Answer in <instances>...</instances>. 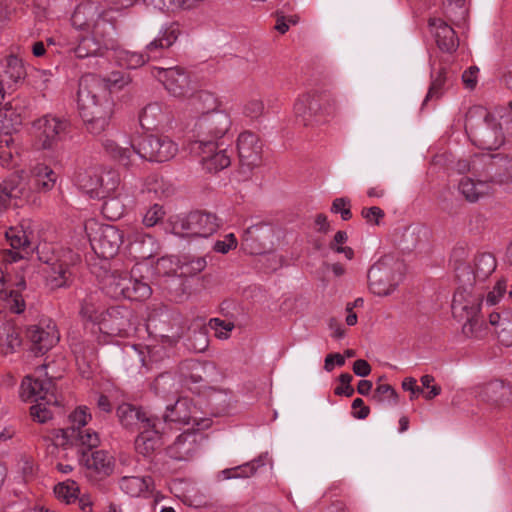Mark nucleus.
Segmentation results:
<instances>
[{"instance_id":"20e7f679","label":"nucleus","mask_w":512,"mask_h":512,"mask_svg":"<svg viewBox=\"0 0 512 512\" xmlns=\"http://www.w3.org/2000/svg\"><path fill=\"white\" fill-rule=\"evenodd\" d=\"M138 269L131 272L115 270L105 278L104 290L112 298H124L133 301H144L152 294L148 283L137 277Z\"/></svg>"},{"instance_id":"49530a36","label":"nucleus","mask_w":512,"mask_h":512,"mask_svg":"<svg viewBox=\"0 0 512 512\" xmlns=\"http://www.w3.org/2000/svg\"><path fill=\"white\" fill-rule=\"evenodd\" d=\"M99 296L97 293H90L81 302L80 315L83 319L96 323L99 319Z\"/></svg>"},{"instance_id":"69168bd1","label":"nucleus","mask_w":512,"mask_h":512,"mask_svg":"<svg viewBox=\"0 0 512 512\" xmlns=\"http://www.w3.org/2000/svg\"><path fill=\"white\" fill-rule=\"evenodd\" d=\"M256 466L254 463H248L244 466L236 469H227L222 473L226 479H232L237 477H249L255 473Z\"/></svg>"},{"instance_id":"4d7b16f0","label":"nucleus","mask_w":512,"mask_h":512,"mask_svg":"<svg viewBox=\"0 0 512 512\" xmlns=\"http://www.w3.org/2000/svg\"><path fill=\"white\" fill-rule=\"evenodd\" d=\"M165 214L166 212L163 206L159 204H153L145 211L142 222L145 227H154L163 220Z\"/></svg>"},{"instance_id":"aec40b11","label":"nucleus","mask_w":512,"mask_h":512,"mask_svg":"<svg viewBox=\"0 0 512 512\" xmlns=\"http://www.w3.org/2000/svg\"><path fill=\"white\" fill-rule=\"evenodd\" d=\"M20 397L23 401H46L57 403L54 385L50 379H36L26 376L20 387Z\"/></svg>"},{"instance_id":"864d4df0","label":"nucleus","mask_w":512,"mask_h":512,"mask_svg":"<svg viewBox=\"0 0 512 512\" xmlns=\"http://www.w3.org/2000/svg\"><path fill=\"white\" fill-rule=\"evenodd\" d=\"M445 15L447 19L456 24L465 18L467 10L464 8L465 0H446Z\"/></svg>"},{"instance_id":"bb28decb","label":"nucleus","mask_w":512,"mask_h":512,"mask_svg":"<svg viewBox=\"0 0 512 512\" xmlns=\"http://www.w3.org/2000/svg\"><path fill=\"white\" fill-rule=\"evenodd\" d=\"M429 27L440 50L447 53L456 51L459 46V39L448 23L440 18H430Z\"/></svg>"},{"instance_id":"680f3d73","label":"nucleus","mask_w":512,"mask_h":512,"mask_svg":"<svg viewBox=\"0 0 512 512\" xmlns=\"http://www.w3.org/2000/svg\"><path fill=\"white\" fill-rule=\"evenodd\" d=\"M141 193L148 194V198L150 199L160 197L163 193L162 180L159 179L157 176L147 178V180L143 184Z\"/></svg>"},{"instance_id":"338daca9","label":"nucleus","mask_w":512,"mask_h":512,"mask_svg":"<svg viewBox=\"0 0 512 512\" xmlns=\"http://www.w3.org/2000/svg\"><path fill=\"white\" fill-rule=\"evenodd\" d=\"M183 369H186V370H189L192 372L191 375L188 377L182 371V375L184 377L183 380H184L185 384H188L189 381H191L192 383H197L202 380V375L200 372L203 370V367L199 363L194 362V361L186 362L182 367V370Z\"/></svg>"},{"instance_id":"f257e3e1","label":"nucleus","mask_w":512,"mask_h":512,"mask_svg":"<svg viewBox=\"0 0 512 512\" xmlns=\"http://www.w3.org/2000/svg\"><path fill=\"white\" fill-rule=\"evenodd\" d=\"M105 150L121 164L128 166L135 153L132 147H120L114 140L106 139L103 143ZM178 144L168 136L150 135L140 144L136 153L143 159L154 162H166L178 153Z\"/></svg>"},{"instance_id":"de8ad7c7","label":"nucleus","mask_w":512,"mask_h":512,"mask_svg":"<svg viewBox=\"0 0 512 512\" xmlns=\"http://www.w3.org/2000/svg\"><path fill=\"white\" fill-rule=\"evenodd\" d=\"M97 170L96 168L90 169L86 171L84 174H81L78 178L79 187L91 197L101 198L100 192V184L97 179Z\"/></svg>"},{"instance_id":"a18cd8bd","label":"nucleus","mask_w":512,"mask_h":512,"mask_svg":"<svg viewBox=\"0 0 512 512\" xmlns=\"http://www.w3.org/2000/svg\"><path fill=\"white\" fill-rule=\"evenodd\" d=\"M180 380L170 373L159 375L154 381V389L158 395L167 396L179 391Z\"/></svg>"},{"instance_id":"4c0bfd02","label":"nucleus","mask_w":512,"mask_h":512,"mask_svg":"<svg viewBox=\"0 0 512 512\" xmlns=\"http://www.w3.org/2000/svg\"><path fill=\"white\" fill-rule=\"evenodd\" d=\"M164 115L161 106L157 102L148 104L139 115V123L146 131L156 130L163 120Z\"/></svg>"},{"instance_id":"f3484780","label":"nucleus","mask_w":512,"mask_h":512,"mask_svg":"<svg viewBox=\"0 0 512 512\" xmlns=\"http://www.w3.org/2000/svg\"><path fill=\"white\" fill-rule=\"evenodd\" d=\"M240 165L243 169L252 170L261 164L262 142L251 131H243L236 142Z\"/></svg>"},{"instance_id":"09e8293b","label":"nucleus","mask_w":512,"mask_h":512,"mask_svg":"<svg viewBox=\"0 0 512 512\" xmlns=\"http://www.w3.org/2000/svg\"><path fill=\"white\" fill-rule=\"evenodd\" d=\"M103 80V91L108 92L109 94L120 92L125 86L129 85L132 82V79L129 74H125L118 71L112 72L108 76V78Z\"/></svg>"},{"instance_id":"a211bd4d","label":"nucleus","mask_w":512,"mask_h":512,"mask_svg":"<svg viewBox=\"0 0 512 512\" xmlns=\"http://www.w3.org/2000/svg\"><path fill=\"white\" fill-rule=\"evenodd\" d=\"M471 139L482 149H497L504 143L501 124L494 116L487 115L484 121L472 131Z\"/></svg>"},{"instance_id":"9b49d317","label":"nucleus","mask_w":512,"mask_h":512,"mask_svg":"<svg viewBox=\"0 0 512 512\" xmlns=\"http://www.w3.org/2000/svg\"><path fill=\"white\" fill-rule=\"evenodd\" d=\"M474 397L492 411L508 406L512 401V387L502 380L481 383L473 388Z\"/></svg>"},{"instance_id":"4be33fe9","label":"nucleus","mask_w":512,"mask_h":512,"mask_svg":"<svg viewBox=\"0 0 512 512\" xmlns=\"http://www.w3.org/2000/svg\"><path fill=\"white\" fill-rule=\"evenodd\" d=\"M153 75L173 96H181L189 85V75L183 67L154 68Z\"/></svg>"},{"instance_id":"ea45409f","label":"nucleus","mask_w":512,"mask_h":512,"mask_svg":"<svg viewBox=\"0 0 512 512\" xmlns=\"http://www.w3.org/2000/svg\"><path fill=\"white\" fill-rule=\"evenodd\" d=\"M25 74L26 71L22 60L14 55L8 56L6 59V69L2 75V79L5 80V86L7 87V82H9L14 90V86L24 79Z\"/></svg>"},{"instance_id":"f8f14e48","label":"nucleus","mask_w":512,"mask_h":512,"mask_svg":"<svg viewBox=\"0 0 512 512\" xmlns=\"http://www.w3.org/2000/svg\"><path fill=\"white\" fill-rule=\"evenodd\" d=\"M192 150L200 157V163L208 172H217L231 164L230 155L223 143L214 140H198Z\"/></svg>"},{"instance_id":"2eb2a0df","label":"nucleus","mask_w":512,"mask_h":512,"mask_svg":"<svg viewBox=\"0 0 512 512\" xmlns=\"http://www.w3.org/2000/svg\"><path fill=\"white\" fill-rule=\"evenodd\" d=\"M201 415L202 412L189 399L179 398L173 406H167L165 420L191 425L200 431L211 426V420Z\"/></svg>"},{"instance_id":"603ef678","label":"nucleus","mask_w":512,"mask_h":512,"mask_svg":"<svg viewBox=\"0 0 512 512\" xmlns=\"http://www.w3.org/2000/svg\"><path fill=\"white\" fill-rule=\"evenodd\" d=\"M508 287L507 280L505 278L499 279L495 285L488 291L482 302L486 306H494L500 303L506 294Z\"/></svg>"},{"instance_id":"5701e85b","label":"nucleus","mask_w":512,"mask_h":512,"mask_svg":"<svg viewBox=\"0 0 512 512\" xmlns=\"http://www.w3.org/2000/svg\"><path fill=\"white\" fill-rule=\"evenodd\" d=\"M273 244V229L267 224L248 227L243 233V245L252 253H262Z\"/></svg>"},{"instance_id":"c9c22d12","label":"nucleus","mask_w":512,"mask_h":512,"mask_svg":"<svg viewBox=\"0 0 512 512\" xmlns=\"http://www.w3.org/2000/svg\"><path fill=\"white\" fill-rule=\"evenodd\" d=\"M28 175L29 178L34 180L35 189L39 192L52 190L57 181V175L54 170L43 162L33 165Z\"/></svg>"},{"instance_id":"473e14b6","label":"nucleus","mask_w":512,"mask_h":512,"mask_svg":"<svg viewBox=\"0 0 512 512\" xmlns=\"http://www.w3.org/2000/svg\"><path fill=\"white\" fill-rule=\"evenodd\" d=\"M6 241L9 243L14 251H9L5 256V261L16 262L24 256L22 250H25L29 245V239L26 231L22 226L10 227L5 232Z\"/></svg>"},{"instance_id":"6e6552de","label":"nucleus","mask_w":512,"mask_h":512,"mask_svg":"<svg viewBox=\"0 0 512 512\" xmlns=\"http://www.w3.org/2000/svg\"><path fill=\"white\" fill-rule=\"evenodd\" d=\"M86 231L93 251L105 259L114 257L124 243L123 232L112 225L89 222Z\"/></svg>"},{"instance_id":"412c9836","label":"nucleus","mask_w":512,"mask_h":512,"mask_svg":"<svg viewBox=\"0 0 512 512\" xmlns=\"http://www.w3.org/2000/svg\"><path fill=\"white\" fill-rule=\"evenodd\" d=\"M126 237L130 252L141 259H149L159 251V243L142 229L129 227Z\"/></svg>"},{"instance_id":"dca6fc26","label":"nucleus","mask_w":512,"mask_h":512,"mask_svg":"<svg viewBox=\"0 0 512 512\" xmlns=\"http://www.w3.org/2000/svg\"><path fill=\"white\" fill-rule=\"evenodd\" d=\"M92 419L90 409L87 406H78L69 415L70 426L66 429H54L44 436L46 441L55 446L68 447L73 445L75 432L86 426Z\"/></svg>"},{"instance_id":"f03ea898","label":"nucleus","mask_w":512,"mask_h":512,"mask_svg":"<svg viewBox=\"0 0 512 512\" xmlns=\"http://www.w3.org/2000/svg\"><path fill=\"white\" fill-rule=\"evenodd\" d=\"M22 125V115L12 101H0V165L12 169L19 164L20 148L12 137Z\"/></svg>"},{"instance_id":"39448f33","label":"nucleus","mask_w":512,"mask_h":512,"mask_svg":"<svg viewBox=\"0 0 512 512\" xmlns=\"http://www.w3.org/2000/svg\"><path fill=\"white\" fill-rule=\"evenodd\" d=\"M368 289L378 297L394 293L403 279V264L391 256H384L368 270Z\"/></svg>"},{"instance_id":"c756f323","label":"nucleus","mask_w":512,"mask_h":512,"mask_svg":"<svg viewBox=\"0 0 512 512\" xmlns=\"http://www.w3.org/2000/svg\"><path fill=\"white\" fill-rule=\"evenodd\" d=\"M491 183V179L488 181L465 176L458 183V191L466 201L476 203L490 195L492 191Z\"/></svg>"},{"instance_id":"9d476101","label":"nucleus","mask_w":512,"mask_h":512,"mask_svg":"<svg viewBox=\"0 0 512 512\" xmlns=\"http://www.w3.org/2000/svg\"><path fill=\"white\" fill-rule=\"evenodd\" d=\"M28 173L24 170L14 172L0 183V214L11 201H27L34 192Z\"/></svg>"},{"instance_id":"7ed1b4c3","label":"nucleus","mask_w":512,"mask_h":512,"mask_svg":"<svg viewBox=\"0 0 512 512\" xmlns=\"http://www.w3.org/2000/svg\"><path fill=\"white\" fill-rule=\"evenodd\" d=\"M180 34V24L171 22L160 31L157 37L146 44V53L122 49L117 51V60L121 66L129 69L139 68L148 62L151 57L162 56L163 51L173 46Z\"/></svg>"},{"instance_id":"f704fd0d","label":"nucleus","mask_w":512,"mask_h":512,"mask_svg":"<svg viewBox=\"0 0 512 512\" xmlns=\"http://www.w3.org/2000/svg\"><path fill=\"white\" fill-rule=\"evenodd\" d=\"M22 346L20 329L7 322L0 326V354L7 356L16 353Z\"/></svg>"},{"instance_id":"13d9d810","label":"nucleus","mask_w":512,"mask_h":512,"mask_svg":"<svg viewBox=\"0 0 512 512\" xmlns=\"http://www.w3.org/2000/svg\"><path fill=\"white\" fill-rule=\"evenodd\" d=\"M373 398L380 403L388 402L390 404L396 405L398 402L397 392L392 386L388 384L378 385L375 389Z\"/></svg>"},{"instance_id":"c03bdc74","label":"nucleus","mask_w":512,"mask_h":512,"mask_svg":"<svg viewBox=\"0 0 512 512\" xmlns=\"http://www.w3.org/2000/svg\"><path fill=\"white\" fill-rule=\"evenodd\" d=\"M80 489L78 484L74 480H66L58 483L54 487V494L60 501L71 504L76 502Z\"/></svg>"},{"instance_id":"bf43d9fd","label":"nucleus","mask_w":512,"mask_h":512,"mask_svg":"<svg viewBox=\"0 0 512 512\" xmlns=\"http://www.w3.org/2000/svg\"><path fill=\"white\" fill-rule=\"evenodd\" d=\"M238 240L234 233H227L222 239H217L212 246V250L219 254H227L231 250L236 249Z\"/></svg>"},{"instance_id":"774afa93","label":"nucleus","mask_w":512,"mask_h":512,"mask_svg":"<svg viewBox=\"0 0 512 512\" xmlns=\"http://www.w3.org/2000/svg\"><path fill=\"white\" fill-rule=\"evenodd\" d=\"M499 341L505 346L512 345V313L510 318L501 323V327L497 330Z\"/></svg>"},{"instance_id":"79ce46f5","label":"nucleus","mask_w":512,"mask_h":512,"mask_svg":"<svg viewBox=\"0 0 512 512\" xmlns=\"http://www.w3.org/2000/svg\"><path fill=\"white\" fill-rule=\"evenodd\" d=\"M104 80L96 74L88 73L83 75L78 84L77 96H96L103 91Z\"/></svg>"},{"instance_id":"1a4fd4ad","label":"nucleus","mask_w":512,"mask_h":512,"mask_svg":"<svg viewBox=\"0 0 512 512\" xmlns=\"http://www.w3.org/2000/svg\"><path fill=\"white\" fill-rule=\"evenodd\" d=\"M78 108L87 130L100 134L113 114V98H78Z\"/></svg>"},{"instance_id":"cd10ccee","label":"nucleus","mask_w":512,"mask_h":512,"mask_svg":"<svg viewBox=\"0 0 512 512\" xmlns=\"http://www.w3.org/2000/svg\"><path fill=\"white\" fill-rule=\"evenodd\" d=\"M28 338L33 349L38 353H45L59 341V334L56 326L49 323L46 327L32 326L28 329Z\"/></svg>"},{"instance_id":"ddd939ff","label":"nucleus","mask_w":512,"mask_h":512,"mask_svg":"<svg viewBox=\"0 0 512 512\" xmlns=\"http://www.w3.org/2000/svg\"><path fill=\"white\" fill-rule=\"evenodd\" d=\"M132 312L125 306H112L101 311L95 323L101 333L109 336H125L131 326Z\"/></svg>"},{"instance_id":"6ab92c4d","label":"nucleus","mask_w":512,"mask_h":512,"mask_svg":"<svg viewBox=\"0 0 512 512\" xmlns=\"http://www.w3.org/2000/svg\"><path fill=\"white\" fill-rule=\"evenodd\" d=\"M8 272L7 267L4 271L0 265V301H3L4 308L19 314L25 309V302L20 294V291L25 288V280L20 276L12 283L6 278Z\"/></svg>"},{"instance_id":"2f4dec72","label":"nucleus","mask_w":512,"mask_h":512,"mask_svg":"<svg viewBox=\"0 0 512 512\" xmlns=\"http://www.w3.org/2000/svg\"><path fill=\"white\" fill-rule=\"evenodd\" d=\"M120 490L131 497H148L154 482L150 476H123L118 481Z\"/></svg>"},{"instance_id":"4468645a","label":"nucleus","mask_w":512,"mask_h":512,"mask_svg":"<svg viewBox=\"0 0 512 512\" xmlns=\"http://www.w3.org/2000/svg\"><path fill=\"white\" fill-rule=\"evenodd\" d=\"M102 14L98 4L92 1L82 2L75 8L71 22L78 29L91 30L95 36L104 37L106 30H101V26L111 28V24L102 19Z\"/></svg>"},{"instance_id":"58836bf2","label":"nucleus","mask_w":512,"mask_h":512,"mask_svg":"<svg viewBox=\"0 0 512 512\" xmlns=\"http://www.w3.org/2000/svg\"><path fill=\"white\" fill-rule=\"evenodd\" d=\"M294 110L297 117L303 119L304 125H310L313 122V117L317 116L321 110L319 98H299L294 105Z\"/></svg>"},{"instance_id":"a19ab883","label":"nucleus","mask_w":512,"mask_h":512,"mask_svg":"<svg viewBox=\"0 0 512 512\" xmlns=\"http://www.w3.org/2000/svg\"><path fill=\"white\" fill-rule=\"evenodd\" d=\"M97 179L99 180L101 198H106L112 195L120 182V177L117 171L105 170L102 168H96Z\"/></svg>"},{"instance_id":"e433bc0d","label":"nucleus","mask_w":512,"mask_h":512,"mask_svg":"<svg viewBox=\"0 0 512 512\" xmlns=\"http://www.w3.org/2000/svg\"><path fill=\"white\" fill-rule=\"evenodd\" d=\"M46 273L47 284L52 289L68 285L72 278L70 266L64 260H58L51 264Z\"/></svg>"},{"instance_id":"052dcab7","label":"nucleus","mask_w":512,"mask_h":512,"mask_svg":"<svg viewBox=\"0 0 512 512\" xmlns=\"http://www.w3.org/2000/svg\"><path fill=\"white\" fill-rule=\"evenodd\" d=\"M56 403H47L46 401H38L31 407V416L39 423H45L52 418V411L50 405Z\"/></svg>"},{"instance_id":"3c124183","label":"nucleus","mask_w":512,"mask_h":512,"mask_svg":"<svg viewBox=\"0 0 512 512\" xmlns=\"http://www.w3.org/2000/svg\"><path fill=\"white\" fill-rule=\"evenodd\" d=\"M107 198L108 199L102 206L103 214L110 220H117L121 218L125 211L124 203L119 199L118 196L114 197L110 195Z\"/></svg>"},{"instance_id":"a878e982","label":"nucleus","mask_w":512,"mask_h":512,"mask_svg":"<svg viewBox=\"0 0 512 512\" xmlns=\"http://www.w3.org/2000/svg\"><path fill=\"white\" fill-rule=\"evenodd\" d=\"M203 439L202 434L187 430L170 446L169 454L176 460H188L199 451Z\"/></svg>"},{"instance_id":"b1692460","label":"nucleus","mask_w":512,"mask_h":512,"mask_svg":"<svg viewBox=\"0 0 512 512\" xmlns=\"http://www.w3.org/2000/svg\"><path fill=\"white\" fill-rule=\"evenodd\" d=\"M231 119L224 111H211L204 114L198 122V128L215 141L221 139L230 129Z\"/></svg>"},{"instance_id":"393cba45","label":"nucleus","mask_w":512,"mask_h":512,"mask_svg":"<svg viewBox=\"0 0 512 512\" xmlns=\"http://www.w3.org/2000/svg\"><path fill=\"white\" fill-rule=\"evenodd\" d=\"M79 463L87 470L100 476H109L115 469V458L105 450L82 452Z\"/></svg>"},{"instance_id":"7c9ffc66","label":"nucleus","mask_w":512,"mask_h":512,"mask_svg":"<svg viewBox=\"0 0 512 512\" xmlns=\"http://www.w3.org/2000/svg\"><path fill=\"white\" fill-rule=\"evenodd\" d=\"M481 303L478 297L457 292L452 303V312L456 319L465 323L480 313Z\"/></svg>"},{"instance_id":"0e129e2a","label":"nucleus","mask_w":512,"mask_h":512,"mask_svg":"<svg viewBox=\"0 0 512 512\" xmlns=\"http://www.w3.org/2000/svg\"><path fill=\"white\" fill-rule=\"evenodd\" d=\"M331 212L340 214L343 220H349L352 216L350 200L345 197L336 198L332 202Z\"/></svg>"},{"instance_id":"e2e57ef3","label":"nucleus","mask_w":512,"mask_h":512,"mask_svg":"<svg viewBox=\"0 0 512 512\" xmlns=\"http://www.w3.org/2000/svg\"><path fill=\"white\" fill-rule=\"evenodd\" d=\"M421 385L427 391L423 393L426 400H432L441 394V387L435 383V378L432 375L425 374L420 378Z\"/></svg>"},{"instance_id":"c85d7f7f","label":"nucleus","mask_w":512,"mask_h":512,"mask_svg":"<svg viewBox=\"0 0 512 512\" xmlns=\"http://www.w3.org/2000/svg\"><path fill=\"white\" fill-rule=\"evenodd\" d=\"M135 440V449L138 453L146 456L155 451L161 444L160 432L157 428L156 419L144 421L143 427Z\"/></svg>"},{"instance_id":"423d86ee","label":"nucleus","mask_w":512,"mask_h":512,"mask_svg":"<svg viewBox=\"0 0 512 512\" xmlns=\"http://www.w3.org/2000/svg\"><path fill=\"white\" fill-rule=\"evenodd\" d=\"M221 227L220 219L213 213L194 211L171 220V232L188 238H208Z\"/></svg>"},{"instance_id":"0eeeda50","label":"nucleus","mask_w":512,"mask_h":512,"mask_svg":"<svg viewBox=\"0 0 512 512\" xmlns=\"http://www.w3.org/2000/svg\"><path fill=\"white\" fill-rule=\"evenodd\" d=\"M68 123L47 114L32 123L33 147L38 151H53L66 134Z\"/></svg>"},{"instance_id":"5fc2aeb1","label":"nucleus","mask_w":512,"mask_h":512,"mask_svg":"<svg viewBox=\"0 0 512 512\" xmlns=\"http://www.w3.org/2000/svg\"><path fill=\"white\" fill-rule=\"evenodd\" d=\"M347 240V233L345 231H338L329 246L334 252L343 254L347 260H352L354 258V250L344 245Z\"/></svg>"},{"instance_id":"37998d69","label":"nucleus","mask_w":512,"mask_h":512,"mask_svg":"<svg viewBox=\"0 0 512 512\" xmlns=\"http://www.w3.org/2000/svg\"><path fill=\"white\" fill-rule=\"evenodd\" d=\"M496 269V260L493 255L483 253L476 257L474 262L473 273L478 280H485Z\"/></svg>"},{"instance_id":"6e6d98bb","label":"nucleus","mask_w":512,"mask_h":512,"mask_svg":"<svg viewBox=\"0 0 512 512\" xmlns=\"http://www.w3.org/2000/svg\"><path fill=\"white\" fill-rule=\"evenodd\" d=\"M100 442L98 434L91 429L78 430L73 437V445L80 444L88 448L96 447Z\"/></svg>"},{"instance_id":"72a5a7b5","label":"nucleus","mask_w":512,"mask_h":512,"mask_svg":"<svg viewBox=\"0 0 512 512\" xmlns=\"http://www.w3.org/2000/svg\"><path fill=\"white\" fill-rule=\"evenodd\" d=\"M116 414L120 424L127 429H132L136 426L140 429L143 427L144 421L154 420V418L147 416L141 408L130 403L119 405Z\"/></svg>"},{"instance_id":"8fccbe9b","label":"nucleus","mask_w":512,"mask_h":512,"mask_svg":"<svg viewBox=\"0 0 512 512\" xmlns=\"http://www.w3.org/2000/svg\"><path fill=\"white\" fill-rule=\"evenodd\" d=\"M462 331L468 338H482L487 333V326L480 316V313L472 317L471 320L466 321L462 325Z\"/></svg>"}]
</instances>
